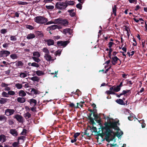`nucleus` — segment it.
<instances>
[{
  "instance_id": "obj_59",
  "label": "nucleus",
  "mask_w": 147,
  "mask_h": 147,
  "mask_svg": "<svg viewBox=\"0 0 147 147\" xmlns=\"http://www.w3.org/2000/svg\"><path fill=\"white\" fill-rule=\"evenodd\" d=\"M89 119L90 121L92 124H93L94 123V119H93V118L92 117H90Z\"/></svg>"
},
{
  "instance_id": "obj_27",
  "label": "nucleus",
  "mask_w": 147,
  "mask_h": 147,
  "mask_svg": "<svg viewBox=\"0 0 147 147\" xmlns=\"http://www.w3.org/2000/svg\"><path fill=\"white\" fill-rule=\"evenodd\" d=\"M31 90V94H38V91L37 90L35 89L34 88H31L30 89Z\"/></svg>"
},
{
  "instance_id": "obj_14",
  "label": "nucleus",
  "mask_w": 147,
  "mask_h": 147,
  "mask_svg": "<svg viewBox=\"0 0 147 147\" xmlns=\"http://www.w3.org/2000/svg\"><path fill=\"white\" fill-rule=\"evenodd\" d=\"M72 32V30L69 28H67L64 29L63 30V33L65 34L68 33L69 34H71Z\"/></svg>"
},
{
  "instance_id": "obj_38",
  "label": "nucleus",
  "mask_w": 147,
  "mask_h": 147,
  "mask_svg": "<svg viewBox=\"0 0 147 147\" xmlns=\"http://www.w3.org/2000/svg\"><path fill=\"white\" fill-rule=\"evenodd\" d=\"M26 74L24 73H21L20 74L19 76L21 78H24L27 76Z\"/></svg>"
},
{
  "instance_id": "obj_18",
  "label": "nucleus",
  "mask_w": 147,
  "mask_h": 147,
  "mask_svg": "<svg viewBox=\"0 0 147 147\" xmlns=\"http://www.w3.org/2000/svg\"><path fill=\"white\" fill-rule=\"evenodd\" d=\"M6 140V136L3 134L0 136V141L2 142H4Z\"/></svg>"
},
{
  "instance_id": "obj_51",
  "label": "nucleus",
  "mask_w": 147,
  "mask_h": 147,
  "mask_svg": "<svg viewBox=\"0 0 147 147\" xmlns=\"http://www.w3.org/2000/svg\"><path fill=\"white\" fill-rule=\"evenodd\" d=\"M61 51L59 50H57L55 53V55L56 56H57L58 55L59 56V55L61 54Z\"/></svg>"
},
{
  "instance_id": "obj_20",
  "label": "nucleus",
  "mask_w": 147,
  "mask_h": 147,
  "mask_svg": "<svg viewBox=\"0 0 147 147\" xmlns=\"http://www.w3.org/2000/svg\"><path fill=\"white\" fill-rule=\"evenodd\" d=\"M35 37V34L32 33H30L28 34L27 37L26 38L28 39H33Z\"/></svg>"
},
{
  "instance_id": "obj_5",
  "label": "nucleus",
  "mask_w": 147,
  "mask_h": 147,
  "mask_svg": "<svg viewBox=\"0 0 147 147\" xmlns=\"http://www.w3.org/2000/svg\"><path fill=\"white\" fill-rule=\"evenodd\" d=\"M10 54V52L7 50H2L0 51V57H6Z\"/></svg>"
},
{
  "instance_id": "obj_13",
  "label": "nucleus",
  "mask_w": 147,
  "mask_h": 147,
  "mask_svg": "<svg viewBox=\"0 0 147 147\" xmlns=\"http://www.w3.org/2000/svg\"><path fill=\"white\" fill-rule=\"evenodd\" d=\"M110 59H112V63L113 65H115L118 60H120L117 56H114Z\"/></svg>"
},
{
  "instance_id": "obj_10",
  "label": "nucleus",
  "mask_w": 147,
  "mask_h": 147,
  "mask_svg": "<svg viewBox=\"0 0 147 147\" xmlns=\"http://www.w3.org/2000/svg\"><path fill=\"white\" fill-rule=\"evenodd\" d=\"M65 2L66 4V7L68 6H72L74 5L75 3V2L74 1L66 0Z\"/></svg>"
},
{
  "instance_id": "obj_36",
  "label": "nucleus",
  "mask_w": 147,
  "mask_h": 147,
  "mask_svg": "<svg viewBox=\"0 0 147 147\" xmlns=\"http://www.w3.org/2000/svg\"><path fill=\"white\" fill-rule=\"evenodd\" d=\"M32 59L36 62L38 63L40 61V60L38 58V57H33Z\"/></svg>"
},
{
  "instance_id": "obj_23",
  "label": "nucleus",
  "mask_w": 147,
  "mask_h": 147,
  "mask_svg": "<svg viewBox=\"0 0 147 147\" xmlns=\"http://www.w3.org/2000/svg\"><path fill=\"white\" fill-rule=\"evenodd\" d=\"M61 22L60 24L63 25L65 26H66L68 24V22L66 20L62 19Z\"/></svg>"
},
{
  "instance_id": "obj_62",
  "label": "nucleus",
  "mask_w": 147,
  "mask_h": 147,
  "mask_svg": "<svg viewBox=\"0 0 147 147\" xmlns=\"http://www.w3.org/2000/svg\"><path fill=\"white\" fill-rule=\"evenodd\" d=\"M90 129L92 130L93 131L96 132L97 131L96 127H92V128H90Z\"/></svg>"
},
{
  "instance_id": "obj_37",
  "label": "nucleus",
  "mask_w": 147,
  "mask_h": 147,
  "mask_svg": "<svg viewBox=\"0 0 147 147\" xmlns=\"http://www.w3.org/2000/svg\"><path fill=\"white\" fill-rule=\"evenodd\" d=\"M10 57L13 59H16L18 57L16 54L14 53L11 54L10 55Z\"/></svg>"
},
{
  "instance_id": "obj_12",
  "label": "nucleus",
  "mask_w": 147,
  "mask_h": 147,
  "mask_svg": "<svg viewBox=\"0 0 147 147\" xmlns=\"http://www.w3.org/2000/svg\"><path fill=\"white\" fill-rule=\"evenodd\" d=\"M47 44L49 46L53 45L54 44V41L51 39H48L45 41Z\"/></svg>"
},
{
  "instance_id": "obj_52",
  "label": "nucleus",
  "mask_w": 147,
  "mask_h": 147,
  "mask_svg": "<svg viewBox=\"0 0 147 147\" xmlns=\"http://www.w3.org/2000/svg\"><path fill=\"white\" fill-rule=\"evenodd\" d=\"M25 138V137L24 136H20V137H19L18 139V142H19V141L20 140H23Z\"/></svg>"
},
{
  "instance_id": "obj_24",
  "label": "nucleus",
  "mask_w": 147,
  "mask_h": 147,
  "mask_svg": "<svg viewBox=\"0 0 147 147\" xmlns=\"http://www.w3.org/2000/svg\"><path fill=\"white\" fill-rule=\"evenodd\" d=\"M74 11V9L68 10L67 11L69 13L71 17H74L75 15V13Z\"/></svg>"
},
{
  "instance_id": "obj_43",
  "label": "nucleus",
  "mask_w": 147,
  "mask_h": 147,
  "mask_svg": "<svg viewBox=\"0 0 147 147\" xmlns=\"http://www.w3.org/2000/svg\"><path fill=\"white\" fill-rule=\"evenodd\" d=\"M93 116L94 117V119L96 121H97V120H98L99 118V117L97 114L95 113H93Z\"/></svg>"
},
{
  "instance_id": "obj_26",
  "label": "nucleus",
  "mask_w": 147,
  "mask_h": 147,
  "mask_svg": "<svg viewBox=\"0 0 147 147\" xmlns=\"http://www.w3.org/2000/svg\"><path fill=\"white\" fill-rule=\"evenodd\" d=\"M31 115L28 112H27L24 115V117L26 119H28L31 117Z\"/></svg>"
},
{
  "instance_id": "obj_29",
  "label": "nucleus",
  "mask_w": 147,
  "mask_h": 147,
  "mask_svg": "<svg viewBox=\"0 0 147 147\" xmlns=\"http://www.w3.org/2000/svg\"><path fill=\"white\" fill-rule=\"evenodd\" d=\"M7 100V99L6 98H1L0 99V103L1 104H4L6 102Z\"/></svg>"
},
{
  "instance_id": "obj_42",
  "label": "nucleus",
  "mask_w": 147,
  "mask_h": 147,
  "mask_svg": "<svg viewBox=\"0 0 147 147\" xmlns=\"http://www.w3.org/2000/svg\"><path fill=\"white\" fill-rule=\"evenodd\" d=\"M8 92L9 96V95L13 96L15 94V92L12 90H10Z\"/></svg>"
},
{
  "instance_id": "obj_4",
  "label": "nucleus",
  "mask_w": 147,
  "mask_h": 147,
  "mask_svg": "<svg viewBox=\"0 0 147 147\" xmlns=\"http://www.w3.org/2000/svg\"><path fill=\"white\" fill-rule=\"evenodd\" d=\"M69 43L68 41H60L57 42V45L58 47H65Z\"/></svg>"
},
{
  "instance_id": "obj_35",
  "label": "nucleus",
  "mask_w": 147,
  "mask_h": 147,
  "mask_svg": "<svg viewBox=\"0 0 147 147\" xmlns=\"http://www.w3.org/2000/svg\"><path fill=\"white\" fill-rule=\"evenodd\" d=\"M2 96L4 97H8L9 96L8 95V92L7 93L5 92H3L1 93Z\"/></svg>"
},
{
  "instance_id": "obj_49",
  "label": "nucleus",
  "mask_w": 147,
  "mask_h": 147,
  "mask_svg": "<svg viewBox=\"0 0 147 147\" xmlns=\"http://www.w3.org/2000/svg\"><path fill=\"white\" fill-rule=\"evenodd\" d=\"M130 91V90H123L122 92L121 93L122 95H124L126 93L129 92Z\"/></svg>"
},
{
  "instance_id": "obj_31",
  "label": "nucleus",
  "mask_w": 147,
  "mask_h": 147,
  "mask_svg": "<svg viewBox=\"0 0 147 147\" xmlns=\"http://www.w3.org/2000/svg\"><path fill=\"white\" fill-rule=\"evenodd\" d=\"M15 86L18 89H20L22 88L23 85L22 84L18 83L15 84Z\"/></svg>"
},
{
  "instance_id": "obj_7",
  "label": "nucleus",
  "mask_w": 147,
  "mask_h": 147,
  "mask_svg": "<svg viewBox=\"0 0 147 147\" xmlns=\"http://www.w3.org/2000/svg\"><path fill=\"white\" fill-rule=\"evenodd\" d=\"M15 112V110L13 109H7L5 111V114L7 116L13 115Z\"/></svg>"
},
{
  "instance_id": "obj_30",
  "label": "nucleus",
  "mask_w": 147,
  "mask_h": 147,
  "mask_svg": "<svg viewBox=\"0 0 147 147\" xmlns=\"http://www.w3.org/2000/svg\"><path fill=\"white\" fill-rule=\"evenodd\" d=\"M116 102L118 104L121 105H123L125 104L124 103V102L123 100L121 99H119L117 100H116Z\"/></svg>"
},
{
  "instance_id": "obj_2",
  "label": "nucleus",
  "mask_w": 147,
  "mask_h": 147,
  "mask_svg": "<svg viewBox=\"0 0 147 147\" xmlns=\"http://www.w3.org/2000/svg\"><path fill=\"white\" fill-rule=\"evenodd\" d=\"M34 21L40 24H43L46 23L48 20L43 16H37L34 18Z\"/></svg>"
},
{
  "instance_id": "obj_64",
  "label": "nucleus",
  "mask_w": 147,
  "mask_h": 147,
  "mask_svg": "<svg viewBox=\"0 0 147 147\" xmlns=\"http://www.w3.org/2000/svg\"><path fill=\"white\" fill-rule=\"evenodd\" d=\"M53 0H44L43 2L45 3H50L52 2Z\"/></svg>"
},
{
  "instance_id": "obj_44",
  "label": "nucleus",
  "mask_w": 147,
  "mask_h": 147,
  "mask_svg": "<svg viewBox=\"0 0 147 147\" xmlns=\"http://www.w3.org/2000/svg\"><path fill=\"white\" fill-rule=\"evenodd\" d=\"M46 7L48 9L52 10L54 8V6L53 5H46Z\"/></svg>"
},
{
  "instance_id": "obj_15",
  "label": "nucleus",
  "mask_w": 147,
  "mask_h": 147,
  "mask_svg": "<svg viewBox=\"0 0 147 147\" xmlns=\"http://www.w3.org/2000/svg\"><path fill=\"white\" fill-rule=\"evenodd\" d=\"M29 102L32 106L34 107L36 105L37 101L34 99H31L29 100Z\"/></svg>"
},
{
  "instance_id": "obj_53",
  "label": "nucleus",
  "mask_w": 147,
  "mask_h": 147,
  "mask_svg": "<svg viewBox=\"0 0 147 147\" xmlns=\"http://www.w3.org/2000/svg\"><path fill=\"white\" fill-rule=\"evenodd\" d=\"M7 32V30L6 29H2L1 30V33L4 34Z\"/></svg>"
},
{
  "instance_id": "obj_47",
  "label": "nucleus",
  "mask_w": 147,
  "mask_h": 147,
  "mask_svg": "<svg viewBox=\"0 0 147 147\" xmlns=\"http://www.w3.org/2000/svg\"><path fill=\"white\" fill-rule=\"evenodd\" d=\"M17 40V38L15 36H10V40L12 41H16Z\"/></svg>"
},
{
  "instance_id": "obj_41",
  "label": "nucleus",
  "mask_w": 147,
  "mask_h": 147,
  "mask_svg": "<svg viewBox=\"0 0 147 147\" xmlns=\"http://www.w3.org/2000/svg\"><path fill=\"white\" fill-rule=\"evenodd\" d=\"M31 66L34 67H39V65L38 64L35 62H33L31 63Z\"/></svg>"
},
{
  "instance_id": "obj_60",
  "label": "nucleus",
  "mask_w": 147,
  "mask_h": 147,
  "mask_svg": "<svg viewBox=\"0 0 147 147\" xmlns=\"http://www.w3.org/2000/svg\"><path fill=\"white\" fill-rule=\"evenodd\" d=\"M54 23H54V22L50 21H49L47 22V23H46V25H49V24H54Z\"/></svg>"
},
{
  "instance_id": "obj_3",
  "label": "nucleus",
  "mask_w": 147,
  "mask_h": 147,
  "mask_svg": "<svg viewBox=\"0 0 147 147\" xmlns=\"http://www.w3.org/2000/svg\"><path fill=\"white\" fill-rule=\"evenodd\" d=\"M55 7L60 10H64L66 8V6L65 2H58L56 3Z\"/></svg>"
},
{
  "instance_id": "obj_50",
  "label": "nucleus",
  "mask_w": 147,
  "mask_h": 147,
  "mask_svg": "<svg viewBox=\"0 0 147 147\" xmlns=\"http://www.w3.org/2000/svg\"><path fill=\"white\" fill-rule=\"evenodd\" d=\"M6 119V117L4 115H1L0 116V121H2Z\"/></svg>"
},
{
  "instance_id": "obj_17",
  "label": "nucleus",
  "mask_w": 147,
  "mask_h": 147,
  "mask_svg": "<svg viewBox=\"0 0 147 147\" xmlns=\"http://www.w3.org/2000/svg\"><path fill=\"white\" fill-rule=\"evenodd\" d=\"M36 74L38 76H41L45 74V73L43 71L38 70L36 71Z\"/></svg>"
},
{
  "instance_id": "obj_48",
  "label": "nucleus",
  "mask_w": 147,
  "mask_h": 147,
  "mask_svg": "<svg viewBox=\"0 0 147 147\" xmlns=\"http://www.w3.org/2000/svg\"><path fill=\"white\" fill-rule=\"evenodd\" d=\"M26 130L25 129H23L22 131L20 134V135H25L26 133Z\"/></svg>"
},
{
  "instance_id": "obj_58",
  "label": "nucleus",
  "mask_w": 147,
  "mask_h": 147,
  "mask_svg": "<svg viewBox=\"0 0 147 147\" xmlns=\"http://www.w3.org/2000/svg\"><path fill=\"white\" fill-rule=\"evenodd\" d=\"M80 134V133H75L74 135V138H76Z\"/></svg>"
},
{
  "instance_id": "obj_9",
  "label": "nucleus",
  "mask_w": 147,
  "mask_h": 147,
  "mask_svg": "<svg viewBox=\"0 0 147 147\" xmlns=\"http://www.w3.org/2000/svg\"><path fill=\"white\" fill-rule=\"evenodd\" d=\"M59 26L56 25H53L48 27L47 30V31H50L52 30H55L57 28H59Z\"/></svg>"
},
{
  "instance_id": "obj_21",
  "label": "nucleus",
  "mask_w": 147,
  "mask_h": 147,
  "mask_svg": "<svg viewBox=\"0 0 147 147\" xmlns=\"http://www.w3.org/2000/svg\"><path fill=\"white\" fill-rule=\"evenodd\" d=\"M17 101L21 103H23L25 102L26 100L23 97H18L17 99Z\"/></svg>"
},
{
  "instance_id": "obj_33",
  "label": "nucleus",
  "mask_w": 147,
  "mask_h": 147,
  "mask_svg": "<svg viewBox=\"0 0 147 147\" xmlns=\"http://www.w3.org/2000/svg\"><path fill=\"white\" fill-rule=\"evenodd\" d=\"M33 55L34 57H39L40 56V54L39 53L38 51L34 52L33 53Z\"/></svg>"
},
{
  "instance_id": "obj_32",
  "label": "nucleus",
  "mask_w": 147,
  "mask_h": 147,
  "mask_svg": "<svg viewBox=\"0 0 147 147\" xmlns=\"http://www.w3.org/2000/svg\"><path fill=\"white\" fill-rule=\"evenodd\" d=\"M61 20L62 19L61 18L55 19L54 20V24H60L61 22Z\"/></svg>"
},
{
  "instance_id": "obj_11",
  "label": "nucleus",
  "mask_w": 147,
  "mask_h": 147,
  "mask_svg": "<svg viewBox=\"0 0 147 147\" xmlns=\"http://www.w3.org/2000/svg\"><path fill=\"white\" fill-rule=\"evenodd\" d=\"M44 57L46 60L47 61H51L53 60V59H52L51 56L49 55V54H45Z\"/></svg>"
},
{
  "instance_id": "obj_19",
  "label": "nucleus",
  "mask_w": 147,
  "mask_h": 147,
  "mask_svg": "<svg viewBox=\"0 0 147 147\" xmlns=\"http://www.w3.org/2000/svg\"><path fill=\"white\" fill-rule=\"evenodd\" d=\"M19 95L21 97H24L26 96V93L23 90H20L18 92Z\"/></svg>"
},
{
  "instance_id": "obj_54",
  "label": "nucleus",
  "mask_w": 147,
  "mask_h": 147,
  "mask_svg": "<svg viewBox=\"0 0 147 147\" xmlns=\"http://www.w3.org/2000/svg\"><path fill=\"white\" fill-rule=\"evenodd\" d=\"M76 7L80 9H82V6L81 5L80 3L76 5Z\"/></svg>"
},
{
  "instance_id": "obj_63",
  "label": "nucleus",
  "mask_w": 147,
  "mask_h": 147,
  "mask_svg": "<svg viewBox=\"0 0 147 147\" xmlns=\"http://www.w3.org/2000/svg\"><path fill=\"white\" fill-rule=\"evenodd\" d=\"M9 45V44L7 43H5L3 44V46L4 48H6Z\"/></svg>"
},
{
  "instance_id": "obj_39",
  "label": "nucleus",
  "mask_w": 147,
  "mask_h": 147,
  "mask_svg": "<svg viewBox=\"0 0 147 147\" xmlns=\"http://www.w3.org/2000/svg\"><path fill=\"white\" fill-rule=\"evenodd\" d=\"M120 89L121 88L118 86L116 87L114 86V91L115 92H119L120 90Z\"/></svg>"
},
{
  "instance_id": "obj_16",
  "label": "nucleus",
  "mask_w": 147,
  "mask_h": 147,
  "mask_svg": "<svg viewBox=\"0 0 147 147\" xmlns=\"http://www.w3.org/2000/svg\"><path fill=\"white\" fill-rule=\"evenodd\" d=\"M10 133L14 136L18 135V134L17 131L15 129H11L10 131Z\"/></svg>"
},
{
  "instance_id": "obj_56",
  "label": "nucleus",
  "mask_w": 147,
  "mask_h": 147,
  "mask_svg": "<svg viewBox=\"0 0 147 147\" xmlns=\"http://www.w3.org/2000/svg\"><path fill=\"white\" fill-rule=\"evenodd\" d=\"M19 142H14L12 146L14 147H16L18 146L19 144Z\"/></svg>"
},
{
  "instance_id": "obj_28",
  "label": "nucleus",
  "mask_w": 147,
  "mask_h": 147,
  "mask_svg": "<svg viewBox=\"0 0 147 147\" xmlns=\"http://www.w3.org/2000/svg\"><path fill=\"white\" fill-rule=\"evenodd\" d=\"M77 106H75V105L73 103H70L69 104V106L71 108H78L79 107H78L79 103H77Z\"/></svg>"
},
{
  "instance_id": "obj_55",
  "label": "nucleus",
  "mask_w": 147,
  "mask_h": 147,
  "mask_svg": "<svg viewBox=\"0 0 147 147\" xmlns=\"http://www.w3.org/2000/svg\"><path fill=\"white\" fill-rule=\"evenodd\" d=\"M113 51V50L112 49H110L109 52V57L110 58H111V53Z\"/></svg>"
},
{
  "instance_id": "obj_61",
  "label": "nucleus",
  "mask_w": 147,
  "mask_h": 147,
  "mask_svg": "<svg viewBox=\"0 0 147 147\" xmlns=\"http://www.w3.org/2000/svg\"><path fill=\"white\" fill-rule=\"evenodd\" d=\"M114 44V43L112 42H110L109 43V47L110 49H111V48L112 46V45Z\"/></svg>"
},
{
  "instance_id": "obj_6",
  "label": "nucleus",
  "mask_w": 147,
  "mask_h": 147,
  "mask_svg": "<svg viewBox=\"0 0 147 147\" xmlns=\"http://www.w3.org/2000/svg\"><path fill=\"white\" fill-rule=\"evenodd\" d=\"M14 118L16 119L17 121L21 123H23L24 121V118L21 115L19 114H16L13 117Z\"/></svg>"
},
{
  "instance_id": "obj_45",
  "label": "nucleus",
  "mask_w": 147,
  "mask_h": 147,
  "mask_svg": "<svg viewBox=\"0 0 147 147\" xmlns=\"http://www.w3.org/2000/svg\"><path fill=\"white\" fill-rule=\"evenodd\" d=\"M26 28L30 30H32L34 29V28L32 26L30 25H27L26 26Z\"/></svg>"
},
{
  "instance_id": "obj_22",
  "label": "nucleus",
  "mask_w": 147,
  "mask_h": 147,
  "mask_svg": "<svg viewBox=\"0 0 147 147\" xmlns=\"http://www.w3.org/2000/svg\"><path fill=\"white\" fill-rule=\"evenodd\" d=\"M16 67H20L22 66L23 63L21 61H18L14 63Z\"/></svg>"
},
{
  "instance_id": "obj_57",
  "label": "nucleus",
  "mask_w": 147,
  "mask_h": 147,
  "mask_svg": "<svg viewBox=\"0 0 147 147\" xmlns=\"http://www.w3.org/2000/svg\"><path fill=\"white\" fill-rule=\"evenodd\" d=\"M106 93L107 94H114L115 93L110 90H108L106 92Z\"/></svg>"
},
{
  "instance_id": "obj_40",
  "label": "nucleus",
  "mask_w": 147,
  "mask_h": 147,
  "mask_svg": "<svg viewBox=\"0 0 147 147\" xmlns=\"http://www.w3.org/2000/svg\"><path fill=\"white\" fill-rule=\"evenodd\" d=\"M113 12L114 13L115 16L116 15V5H115L114 7H113Z\"/></svg>"
},
{
  "instance_id": "obj_8",
  "label": "nucleus",
  "mask_w": 147,
  "mask_h": 147,
  "mask_svg": "<svg viewBox=\"0 0 147 147\" xmlns=\"http://www.w3.org/2000/svg\"><path fill=\"white\" fill-rule=\"evenodd\" d=\"M9 85V84H7L5 83H2L1 84V86L2 87L5 88L4 89L5 90L9 91L11 90V88L8 86Z\"/></svg>"
},
{
  "instance_id": "obj_25",
  "label": "nucleus",
  "mask_w": 147,
  "mask_h": 147,
  "mask_svg": "<svg viewBox=\"0 0 147 147\" xmlns=\"http://www.w3.org/2000/svg\"><path fill=\"white\" fill-rule=\"evenodd\" d=\"M30 79L33 81L38 82L39 80L40 79L36 76L30 78Z\"/></svg>"
},
{
  "instance_id": "obj_46",
  "label": "nucleus",
  "mask_w": 147,
  "mask_h": 147,
  "mask_svg": "<svg viewBox=\"0 0 147 147\" xmlns=\"http://www.w3.org/2000/svg\"><path fill=\"white\" fill-rule=\"evenodd\" d=\"M18 3L20 5H25L27 4V3L25 2L18 1Z\"/></svg>"
},
{
  "instance_id": "obj_1",
  "label": "nucleus",
  "mask_w": 147,
  "mask_h": 147,
  "mask_svg": "<svg viewBox=\"0 0 147 147\" xmlns=\"http://www.w3.org/2000/svg\"><path fill=\"white\" fill-rule=\"evenodd\" d=\"M102 131L107 137L110 138L112 140L114 139L115 136L119 138L123 134V132L117 126L116 122H108L105 127L102 128Z\"/></svg>"
},
{
  "instance_id": "obj_34",
  "label": "nucleus",
  "mask_w": 147,
  "mask_h": 147,
  "mask_svg": "<svg viewBox=\"0 0 147 147\" xmlns=\"http://www.w3.org/2000/svg\"><path fill=\"white\" fill-rule=\"evenodd\" d=\"M43 51L45 53V54H49V51L48 49L46 47H45L42 49Z\"/></svg>"
}]
</instances>
